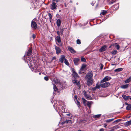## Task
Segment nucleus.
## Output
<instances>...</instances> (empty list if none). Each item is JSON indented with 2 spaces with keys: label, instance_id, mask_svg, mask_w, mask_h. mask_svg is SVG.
Returning a JSON list of instances; mask_svg holds the SVG:
<instances>
[{
  "label": "nucleus",
  "instance_id": "obj_39",
  "mask_svg": "<svg viewBox=\"0 0 131 131\" xmlns=\"http://www.w3.org/2000/svg\"><path fill=\"white\" fill-rule=\"evenodd\" d=\"M81 61H83L84 62H86V60L85 59V58H83V57L81 58Z\"/></svg>",
  "mask_w": 131,
  "mask_h": 131
},
{
  "label": "nucleus",
  "instance_id": "obj_40",
  "mask_svg": "<svg viewBox=\"0 0 131 131\" xmlns=\"http://www.w3.org/2000/svg\"><path fill=\"white\" fill-rule=\"evenodd\" d=\"M117 53V51L116 50H114L113 51L112 53L113 54L115 55Z\"/></svg>",
  "mask_w": 131,
  "mask_h": 131
},
{
  "label": "nucleus",
  "instance_id": "obj_51",
  "mask_svg": "<svg viewBox=\"0 0 131 131\" xmlns=\"http://www.w3.org/2000/svg\"><path fill=\"white\" fill-rule=\"evenodd\" d=\"M57 33L58 34V36H60V32L59 31H57Z\"/></svg>",
  "mask_w": 131,
  "mask_h": 131
},
{
  "label": "nucleus",
  "instance_id": "obj_12",
  "mask_svg": "<svg viewBox=\"0 0 131 131\" xmlns=\"http://www.w3.org/2000/svg\"><path fill=\"white\" fill-rule=\"evenodd\" d=\"M66 59L64 55H61V56L60 58L59 59V61L61 63H63Z\"/></svg>",
  "mask_w": 131,
  "mask_h": 131
},
{
  "label": "nucleus",
  "instance_id": "obj_4",
  "mask_svg": "<svg viewBox=\"0 0 131 131\" xmlns=\"http://www.w3.org/2000/svg\"><path fill=\"white\" fill-rule=\"evenodd\" d=\"M73 122V121L71 120H66L64 121H63L62 123V125H64L65 124H68V125H71L72 124Z\"/></svg>",
  "mask_w": 131,
  "mask_h": 131
},
{
  "label": "nucleus",
  "instance_id": "obj_17",
  "mask_svg": "<svg viewBox=\"0 0 131 131\" xmlns=\"http://www.w3.org/2000/svg\"><path fill=\"white\" fill-rule=\"evenodd\" d=\"M72 75L73 77L75 79H77L79 77L78 74L75 71H73Z\"/></svg>",
  "mask_w": 131,
  "mask_h": 131
},
{
  "label": "nucleus",
  "instance_id": "obj_8",
  "mask_svg": "<svg viewBox=\"0 0 131 131\" xmlns=\"http://www.w3.org/2000/svg\"><path fill=\"white\" fill-rule=\"evenodd\" d=\"M107 49V46L106 45H104L101 48L99 49V51L100 52H102L106 51Z\"/></svg>",
  "mask_w": 131,
  "mask_h": 131
},
{
  "label": "nucleus",
  "instance_id": "obj_30",
  "mask_svg": "<svg viewBox=\"0 0 131 131\" xmlns=\"http://www.w3.org/2000/svg\"><path fill=\"white\" fill-rule=\"evenodd\" d=\"M82 99V102H83V104H84L85 106L86 105V104L88 102L85 99Z\"/></svg>",
  "mask_w": 131,
  "mask_h": 131
},
{
  "label": "nucleus",
  "instance_id": "obj_7",
  "mask_svg": "<svg viewBox=\"0 0 131 131\" xmlns=\"http://www.w3.org/2000/svg\"><path fill=\"white\" fill-rule=\"evenodd\" d=\"M56 104H57V105H59V106H62L63 105V106H62V110H63V109H64V103L62 101H58L57 102Z\"/></svg>",
  "mask_w": 131,
  "mask_h": 131
},
{
  "label": "nucleus",
  "instance_id": "obj_46",
  "mask_svg": "<svg viewBox=\"0 0 131 131\" xmlns=\"http://www.w3.org/2000/svg\"><path fill=\"white\" fill-rule=\"evenodd\" d=\"M60 0H52V1L53 2H58Z\"/></svg>",
  "mask_w": 131,
  "mask_h": 131
},
{
  "label": "nucleus",
  "instance_id": "obj_37",
  "mask_svg": "<svg viewBox=\"0 0 131 131\" xmlns=\"http://www.w3.org/2000/svg\"><path fill=\"white\" fill-rule=\"evenodd\" d=\"M101 86V85H99V84L97 83L96 84L95 87L96 88V89H100V87Z\"/></svg>",
  "mask_w": 131,
  "mask_h": 131
},
{
  "label": "nucleus",
  "instance_id": "obj_63",
  "mask_svg": "<svg viewBox=\"0 0 131 131\" xmlns=\"http://www.w3.org/2000/svg\"><path fill=\"white\" fill-rule=\"evenodd\" d=\"M65 6L66 7V5H65Z\"/></svg>",
  "mask_w": 131,
  "mask_h": 131
},
{
  "label": "nucleus",
  "instance_id": "obj_32",
  "mask_svg": "<svg viewBox=\"0 0 131 131\" xmlns=\"http://www.w3.org/2000/svg\"><path fill=\"white\" fill-rule=\"evenodd\" d=\"M64 63L67 65L68 66L69 65V63L68 60L66 59L64 61Z\"/></svg>",
  "mask_w": 131,
  "mask_h": 131
},
{
  "label": "nucleus",
  "instance_id": "obj_49",
  "mask_svg": "<svg viewBox=\"0 0 131 131\" xmlns=\"http://www.w3.org/2000/svg\"><path fill=\"white\" fill-rule=\"evenodd\" d=\"M48 15L49 16L50 18H52V17L50 13H49L48 14Z\"/></svg>",
  "mask_w": 131,
  "mask_h": 131
},
{
  "label": "nucleus",
  "instance_id": "obj_11",
  "mask_svg": "<svg viewBox=\"0 0 131 131\" xmlns=\"http://www.w3.org/2000/svg\"><path fill=\"white\" fill-rule=\"evenodd\" d=\"M55 49L56 51V53L57 54H58L60 53L61 52V49L59 47L54 46Z\"/></svg>",
  "mask_w": 131,
  "mask_h": 131
},
{
  "label": "nucleus",
  "instance_id": "obj_23",
  "mask_svg": "<svg viewBox=\"0 0 131 131\" xmlns=\"http://www.w3.org/2000/svg\"><path fill=\"white\" fill-rule=\"evenodd\" d=\"M93 103V102L91 101H88L87 102L86 105H87L90 108L91 105Z\"/></svg>",
  "mask_w": 131,
  "mask_h": 131
},
{
  "label": "nucleus",
  "instance_id": "obj_13",
  "mask_svg": "<svg viewBox=\"0 0 131 131\" xmlns=\"http://www.w3.org/2000/svg\"><path fill=\"white\" fill-rule=\"evenodd\" d=\"M68 48L69 50L71 52V53H76V51L72 47L70 46H68Z\"/></svg>",
  "mask_w": 131,
  "mask_h": 131
},
{
  "label": "nucleus",
  "instance_id": "obj_25",
  "mask_svg": "<svg viewBox=\"0 0 131 131\" xmlns=\"http://www.w3.org/2000/svg\"><path fill=\"white\" fill-rule=\"evenodd\" d=\"M113 44L114 45V46L116 48L117 50L119 49V46L118 44L117 43H115Z\"/></svg>",
  "mask_w": 131,
  "mask_h": 131
},
{
  "label": "nucleus",
  "instance_id": "obj_43",
  "mask_svg": "<svg viewBox=\"0 0 131 131\" xmlns=\"http://www.w3.org/2000/svg\"><path fill=\"white\" fill-rule=\"evenodd\" d=\"M32 37L33 39H34L36 38V35L34 34H33L32 35Z\"/></svg>",
  "mask_w": 131,
  "mask_h": 131
},
{
  "label": "nucleus",
  "instance_id": "obj_59",
  "mask_svg": "<svg viewBox=\"0 0 131 131\" xmlns=\"http://www.w3.org/2000/svg\"><path fill=\"white\" fill-rule=\"evenodd\" d=\"M112 65H115V64H112Z\"/></svg>",
  "mask_w": 131,
  "mask_h": 131
},
{
  "label": "nucleus",
  "instance_id": "obj_55",
  "mask_svg": "<svg viewBox=\"0 0 131 131\" xmlns=\"http://www.w3.org/2000/svg\"><path fill=\"white\" fill-rule=\"evenodd\" d=\"M78 97H77V96L76 95H75L74 96V98H77Z\"/></svg>",
  "mask_w": 131,
  "mask_h": 131
},
{
  "label": "nucleus",
  "instance_id": "obj_18",
  "mask_svg": "<svg viewBox=\"0 0 131 131\" xmlns=\"http://www.w3.org/2000/svg\"><path fill=\"white\" fill-rule=\"evenodd\" d=\"M32 52V49L31 48H30L28 50L27 53V55L28 56H29L31 55Z\"/></svg>",
  "mask_w": 131,
  "mask_h": 131
},
{
  "label": "nucleus",
  "instance_id": "obj_35",
  "mask_svg": "<svg viewBox=\"0 0 131 131\" xmlns=\"http://www.w3.org/2000/svg\"><path fill=\"white\" fill-rule=\"evenodd\" d=\"M101 114H98L94 115L93 117L95 118H99L101 116Z\"/></svg>",
  "mask_w": 131,
  "mask_h": 131
},
{
  "label": "nucleus",
  "instance_id": "obj_6",
  "mask_svg": "<svg viewBox=\"0 0 131 131\" xmlns=\"http://www.w3.org/2000/svg\"><path fill=\"white\" fill-rule=\"evenodd\" d=\"M110 85L109 82H107L101 84V87L103 88H105L108 87Z\"/></svg>",
  "mask_w": 131,
  "mask_h": 131
},
{
  "label": "nucleus",
  "instance_id": "obj_52",
  "mask_svg": "<svg viewBox=\"0 0 131 131\" xmlns=\"http://www.w3.org/2000/svg\"><path fill=\"white\" fill-rule=\"evenodd\" d=\"M113 46H114V45L113 44H111L110 46V47H109V48H111Z\"/></svg>",
  "mask_w": 131,
  "mask_h": 131
},
{
  "label": "nucleus",
  "instance_id": "obj_10",
  "mask_svg": "<svg viewBox=\"0 0 131 131\" xmlns=\"http://www.w3.org/2000/svg\"><path fill=\"white\" fill-rule=\"evenodd\" d=\"M74 101L79 108L80 107V100L79 99H74Z\"/></svg>",
  "mask_w": 131,
  "mask_h": 131
},
{
  "label": "nucleus",
  "instance_id": "obj_47",
  "mask_svg": "<svg viewBox=\"0 0 131 131\" xmlns=\"http://www.w3.org/2000/svg\"><path fill=\"white\" fill-rule=\"evenodd\" d=\"M71 114L70 113H68L66 114V115L67 116H70Z\"/></svg>",
  "mask_w": 131,
  "mask_h": 131
},
{
  "label": "nucleus",
  "instance_id": "obj_45",
  "mask_svg": "<svg viewBox=\"0 0 131 131\" xmlns=\"http://www.w3.org/2000/svg\"><path fill=\"white\" fill-rule=\"evenodd\" d=\"M96 89V88L95 87L93 88H92V90L93 91H95Z\"/></svg>",
  "mask_w": 131,
  "mask_h": 131
},
{
  "label": "nucleus",
  "instance_id": "obj_14",
  "mask_svg": "<svg viewBox=\"0 0 131 131\" xmlns=\"http://www.w3.org/2000/svg\"><path fill=\"white\" fill-rule=\"evenodd\" d=\"M86 67V65L84 64H83L82 65L81 68L80 69V72H79V73L80 74H82V73H83L84 72H81V71H82L84 70V69Z\"/></svg>",
  "mask_w": 131,
  "mask_h": 131
},
{
  "label": "nucleus",
  "instance_id": "obj_9",
  "mask_svg": "<svg viewBox=\"0 0 131 131\" xmlns=\"http://www.w3.org/2000/svg\"><path fill=\"white\" fill-rule=\"evenodd\" d=\"M111 79L110 77L108 76H106L101 81V83H103Z\"/></svg>",
  "mask_w": 131,
  "mask_h": 131
},
{
  "label": "nucleus",
  "instance_id": "obj_2",
  "mask_svg": "<svg viewBox=\"0 0 131 131\" xmlns=\"http://www.w3.org/2000/svg\"><path fill=\"white\" fill-rule=\"evenodd\" d=\"M92 72L91 71H90L86 75L85 77L86 79L92 78L93 76Z\"/></svg>",
  "mask_w": 131,
  "mask_h": 131
},
{
  "label": "nucleus",
  "instance_id": "obj_24",
  "mask_svg": "<svg viewBox=\"0 0 131 131\" xmlns=\"http://www.w3.org/2000/svg\"><path fill=\"white\" fill-rule=\"evenodd\" d=\"M131 81V76L125 80L124 82L126 83H128Z\"/></svg>",
  "mask_w": 131,
  "mask_h": 131
},
{
  "label": "nucleus",
  "instance_id": "obj_5",
  "mask_svg": "<svg viewBox=\"0 0 131 131\" xmlns=\"http://www.w3.org/2000/svg\"><path fill=\"white\" fill-rule=\"evenodd\" d=\"M87 84L88 86L90 85H92L93 82V80L92 78L89 79H86Z\"/></svg>",
  "mask_w": 131,
  "mask_h": 131
},
{
  "label": "nucleus",
  "instance_id": "obj_29",
  "mask_svg": "<svg viewBox=\"0 0 131 131\" xmlns=\"http://www.w3.org/2000/svg\"><path fill=\"white\" fill-rule=\"evenodd\" d=\"M122 68H119L115 69L114 71L115 72H118L122 71Z\"/></svg>",
  "mask_w": 131,
  "mask_h": 131
},
{
  "label": "nucleus",
  "instance_id": "obj_22",
  "mask_svg": "<svg viewBox=\"0 0 131 131\" xmlns=\"http://www.w3.org/2000/svg\"><path fill=\"white\" fill-rule=\"evenodd\" d=\"M61 21L59 19H58L57 21V25L58 27H59L60 26L61 24Z\"/></svg>",
  "mask_w": 131,
  "mask_h": 131
},
{
  "label": "nucleus",
  "instance_id": "obj_31",
  "mask_svg": "<svg viewBox=\"0 0 131 131\" xmlns=\"http://www.w3.org/2000/svg\"><path fill=\"white\" fill-rule=\"evenodd\" d=\"M53 89L54 90V91H58V89L57 88V87H56V86L55 85H54Z\"/></svg>",
  "mask_w": 131,
  "mask_h": 131
},
{
  "label": "nucleus",
  "instance_id": "obj_53",
  "mask_svg": "<svg viewBox=\"0 0 131 131\" xmlns=\"http://www.w3.org/2000/svg\"><path fill=\"white\" fill-rule=\"evenodd\" d=\"M107 126V124H105L104 125V127H105V128H106V126Z\"/></svg>",
  "mask_w": 131,
  "mask_h": 131
},
{
  "label": "nucleus",
  "instance_id": "obj_41",
  "mask_svg": "<svg viewBox=\"0 0 131 131\" xmlns=\"http://www.w3.org/2000/svg\"><path fill=\"white\" fill-rule=\"evenodd\" d=\"M121 119H118L115 121H114V123L116 122H119L120 121H121Z\"/></svg>",
  "mask_w": 131,
  "mask_h": 131
},
{
  "label": "nucleus",
  "instance_id": "obj_50",
  "mask_svg": "<svg viewBox=\"0 0 131 131\" xmlns=\"http://www.w3.org/2000/svg\"><path fill=\"white\" fill-rule=\"evenodd\" d=\"M56 59V57L55 56H54V57H53L52 58V60H53Z\"/></svg>",
  "mask_w": 131,
  "mask_h": 131
},
{
  "label": "nucleus",
  "instance_id": "obj_42",
  "mask_svg": "<svg viewBox=\"0 0 131 131\" xmlns=\"http://www.w3.org/2000/svg\"><path fill=\"white\" fill-rule=\"evenodd\" d=\"M44 79L46 81H47L49 80V78L48 77H45Z\"/></svg>",
  "mask_w": 131,
  "mask_h": 131
},
{
  "label": "nucleus",
  "instance_id": "obj_20",
  "mask_svg": "<svg viewBox=\"0 0 131 131\" xmlns=\"http://www.w3.org/2000/svg\"><path fill=\"white\" fill-rule=\"evenodd\" d=\"M56 40L58 43H60L61 42V40L60 36H57L56 38Z\"/></svg>",
  "mask_w": 131,
  "mask_h": 131
},
{
  "label": "nucleus",
  "instance_id": "obj_44",
  "mask_svg": "<svg viewBox=\"0 0 131 131\" xmlns=\"http://www.w3.org/2000/svg\"><path fill=\"white\" fill-rule=\"evenodd\" d=\"M100 64L101 65V67H100V69H101V70H102L103 68V64Z\"/></svg>",
  "mask_w": 131,
  "mask_h": 131
},
{
  "label": "nucleus",
  "instance_id": "obj_16",
  "mask_svg": "<svg viewBox=\"0 0 131 131\" xmlns=\"http://www.w3.org/2000/svg\"><path fill=\"white\" fill-rule=\"evenodd\" d=\"M80 59L79 58H75L74 60V64L75 65H78V62L80 61Z\"/></svg>",
  "mask_w": 131,
  "mask_h": 131
},
{
  "label": "nucleus",
  "instance_id": "obj_61",
  "mask_svg": "<svg viewBox=\"0 0 131 131\" xmlns=\"http://www.w3.org/2000/svg\"><path fill=\"white\" fill-rule=\"evenodd\" d=\"M54 104L55 103H56L55 102V101H54Z\"/></svg>",
  "mask_w": 131,
  "mask_h": 131
},
{
  "label": "nucleus",
  "instance_id": "obj_3",
  "mask_svg": "<svg viewBox=\"0 0 131 131\" xmlns=\"http://www.w3.org/2000/svg\"><path fill=\"white\" fill-rule=\"evenodd\" d=\"M57 5L56 3L54 2H53L50 5V7L51 9L54 10L57 8Z\"/></svg>",
  "mask_w": 131,
  "mask_h": 131
},
{
  "label": "nucleus",
  "instance_id": "obj_33",
  "mask_svg": "<svg viewBox=\"0 0 131 131\" xmlns=\"http://www.w3.org/2000/svg\"><path fill=\"white\" fill-rule=\"evenodd\" d=\"M114 119L113 118H112L110 119H108L106 120V122L107 123H110L111 121L114 120Z\"/></svg>",
  "mask_w": 131,
  "mask_h": 131
},
{
  "label": "nucleus",
  "instance_id": "obj_26",
  "mask_svg": "<svg viewBox=\"0 0 131 131\" xmlns=\"http://www.w3.org/2000/svg\"><path fill=\"white\" fill-rule=\"evenodd\" d=\"M53 81L56 83H58L59 82V80L56 78H54L53 80Z\"/></svg>",
  "mask_w": 131,
  "mask_h": 131
},
{
  "label": "nucleus",
  "instance_id": "obj_56",
  "mask_svg": "<svg viewBox=\"0 0 131 131\" xmlns=\"http://www.w3.org/2000/svg\"><path fill=\"white\" fill-rule=\"evenodd\" d=\"M110 130H111V131H114V129H113Z\"/></svg>",
  "mask_w": 131,
  "mask_h": 131
},
{
  "label": "nucleus",
  "instance_id": "obj_34",
  "mask_svg": "<svg viewBox=\"0 0 131 131\" xmlns=\"http://www.w3.org/2000/svg\"><path fill=\"white\" fill-rule=\"evenodd\" d=\"M126 125L127 126H129L131 124V121H129L126 122Z\"/></svg>",
  "mask_w": 131,
  "mask_h": 131
},
{
  "label": "nucleus",
  "instance_id": "obj_15",
  "mask_svg": "<svg viewBox=\"0 0 131 131\" xmlns=\"http://www.w3.org/2000/svg\"><path fill=\"white\" fill-rule=\"evenodd\" d=\"M72 82L73 83L76 84L78 86H80V83L79 81L76 80H73Z\"/></svg>",
  "mask_w": 131,
  "mask_h": 131
},
{
  "label": "nucleus",
  "instance_id": "obj_27",
  "mask_svg": "<svg viewBox=\"0 0 131 131\" xmlns=\"http://www.w3.org/2000/svg\"><path fill=\"white\" fill-rule=\"evenodd\" d=\"M107 13V11L105 10H102L101 12V14L103 15H106Z\"/></svg>",
  "mask_w": 131,
  "mask_h": 131
},
{
  "label": "nucleus",
  "instance_id": "obj_62",
  "mask_svg": "<svg viewBox=\"0 0 131 131\" xmlns=\"http://www.w3.org/2000/svg\"><path fill=\"white\" fill-rule=\"evenodd\" d=\"M64 125V126H65V125H64H64Z\"/></svg>",
  "mask_w": 131,
  "mask_h": 131
},
{
  "label": "nucleus",
  "instance_id": "obj_21",
  "mask_svg": "<svg viewBox=\"0 0 131 131\" xmlns=\"http://www.w3.org/2000/svg\"><path fill=\"white\" fill-rule=\"evenodd\" d=\"M129 87V84H126L122 85L121 86V88L122 89H125Z\"/></svg>",
  "mask_w": 131,
  "mask_h": 131
},
{
  "label": "nucleus",
  "instance_id": "obj_60",
  "mask_svg": "<svg viewBox=\"0 0 131 131\" xmlns=\"http://www.w3.org/2000/svg\"><path fill=\"white\" fill-rule=\"evenodd\" d=\"M39 74L40 75L41 74V73H39Z\"/></svg>",
  "mask_w": 131,
  "mask_h": 131
},
{
  "label": "nucleus",
  "instance_id": "obj_19",
  "mask_svg": "<svg viewBox=\"0 0 131 131\" xmlns=\"http://www.w3.org/2000/svg\"><path fill=\"white\" fill-rule=\"evenodd\" d=\"M127 106L126 107V109L127 110H130L131 109V104H129L126 103H125Z\"/></svg>",
  "mask_w": 131,
  "mask_h": 131
},
{
  "label": "nucleus",
  "instance_id": "obj_28",
  "mask_svg": "<svg viewBox=\"0 0 131 131\" xmlns=\"http://www.w3.org/2000/svg\"><path fill=\"white\" fill-rule=\"evenodd\" d=\"M83 92V95L85 97H86L87 98H89V96L87 94L86 92L85 91H84V92Z\"/></svg>",
  "mask_w": 131,
  "mask_h": 131
},
{
  "label": "nucleus",
  "instance_id": "obj_54",
  "mask_svg": "<svg viewBox=\"0 0 131 131\" xmlns=\"http://www.w3.org/2000/svg\"><path fill=\"white\" fill-rule=\"evenodd\" d=\"M63 30H64L63 29V28L61 30V31L62 32L63 31Z\"/></svg>",
  "mask_w": 131,
  "mask_h": 131
},
{
  "label": "nucleus",
  "instance_id": "obj_1",
  "mask_svg": "<svg viewBox=\"0 0 131 131\" xmlns=\"http://www.w3.org/2000/svg\"><path fill=\"white\" fill-rule=\"evenodd\" d=\"M33 19L31 22V26L32 28L34 30L36 29L37 28V25L36 23L34 21Z\"/></svg>",
  "mask_w": 131,
  "mask_h": 131
},
{
  "label": "nucleus",
  "instance_id": "obj_58",
  "mask_svg": "<svg viewBox=\"0 0 131 131\" xmlns=\"http://www.w3.org/2000/svg\"><path fill=\"white\" fill-rule=\"evenodd\" d=\"M78 131H81V130L79 129L78 130Z\"/></svg>",
  "mask_w": 131,
  "mask_h": 131
},
{
  "label": "nucleus",
  "instance_id": "obj_64",
  "mask_svg": "<svg viewBox=\"0 0 131 131\" xmlns=\"http://www.w3.org/2000/svg\"><path fill=\"white\" fill-rule=\"evenodd\" d=\"M70 2H71V1H70Z\"/></svg>",
  "mask_w": 131,
  "mask_h": 131
},
{
  "label": "nucleus",
  "instance_id": "obj_48",
  "mask_svg": "<svg viewBox=\"0 0 131 131\" xmlns=\"http://www.w3.org/2000/svg\"><path fill=\"white\" fill-rule=\"evenodd\" d=\"M99 131H104V129L103 128H101L99 130Z\"/></svg>",
  "mask_w": 131,
  "mask_h": 131
},
{
  "label": "nucleus",
  "instance_id": "obj_36",
  "mask_svg": "<svg viewBox=\"0 0 131 131\" xmlns=\"http://www.w3.org/2000/svg\"><path fill=\"white\" fill-rule=\"evenodd\" d=\"M122 97L123 98H131L129 97V96H126V95H123Z\"/></svg>",
  "mask_w": 131,
  "mask_h": 131
},
{
  "label": "nucleus",
  "instance_id": "obj_38",
  "mask_svg": "<svg viewBox=\"0 0 131 131\" xmlns=\"http://www.w3.org/2000/svg\"><path fill=\"white\" fill-rule=\"evenodd\" d=\"M77 44H80L81 43L80 40L79 39H77Z\"/></svg>",
  "mask_w": 131,
  "mask_h": 131
},
{
  "label": "nucleus",
  "instance_id": "obj_57",
  "mask_svg": "<svg viewBox=\"0 0 131 131\" xmlns=\"http://www.w3.org/2000/svg\"><path fill=\"white\" fill-rule=\"evenodd\" d=\"M124 99V100H125V101H126V100H127V99Z\"/></svg>",
  "mask_w": 131,
  "mask_h": 131
}]
</instances>
